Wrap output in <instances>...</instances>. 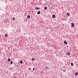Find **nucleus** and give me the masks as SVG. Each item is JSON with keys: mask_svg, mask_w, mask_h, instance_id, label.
Wrapping results in <instances>:
<instances>
[{"mask_svg": "<svg viewBox=\"0 0 78 78\" xmlns=\"http://www.w3.org/2000/svg\"><path fill=\"white\" fill-rule=\"evenodd\" d=\"M8 61H11V59L10 58H8Z\"/></svg>", "mask_w": 78, "mask_h": 78, "instance_id": "obj_15", "label": "nucleus"}, {"mask_svg": "<svg viewBox=\"0 0 78 78\" xmlns=\"http://www.w3.org/2000/svg\"><path fill=\"white\" fill-rule=\"evenodd\" d=\"M28 69H29V70H31V68H29Z\"/></svg>", "mask_w": 78, "mask_h": 78, "instance_id": "obj_21", "label": "nucleus"}, {"mask_svg": "<svg viewBox=\"0 0 78 78\" xmlns=\"http://www.w3.org/2000/svg\"><path fill=\"white\" fill-rule=\"evenodd\" d=\"M70 53H68V56H69V55H70Z\"/></svg>", "mask_w": 78, "mask_h": 78, "instance_id": "obj_20", "label": "nucleus"}, {"mask_svg": "<svg viewBox=\"0 0 78 78\" xmlns=\"http://www.w3.org/2000/svg\"><path fill=\"white\" fill-rule=\"evenodd\" d=\"M35 59L34 58H32V61H34Z\"/></svg>", "mask_w": 78, "mask_h": 78, "instance_id": "obj_9", "label": "nucleus"}, {"mask_svg": "<svg viewBox=\"0 0 78 78\" xmlns=\"http://www.w3.org/2000/svg\"><path fill=\"white\" fill-rule=\"evenodd\" d=\"M63 72H65V70H63Z\"/></svg>", "mask_w": 78, "mask_h": 78, "instance_id": "obj_25", "label": "nucleus"}, {"mask_svg": "<svg viewBox=\"0 0 78 78\" xmlns=\"http://www.w3.org/2000/svg\"><path fill=\"white\" fill-rule=\"evenodd\" d=\"M52 18L53 19H55L56 18V16L55 15H53L52 16Z\"/></svg>", "mask_w": 78, "mask_h": 78, "instance_id": "obj_1", "label": "nucleus"}, {"mask_svg": "<svg viewBox=\"0 0 78 78\" xmlns=\"http://www.w3.org/2000/svg\"><path fill=\"white\" fill-rule=\"evenodd\" d=\"M8 73V71H7L6 72V73Z\"/></svg>", "mask_w": 78, "mask_h": 78, "instance_id": "obj_27", "label": "nucleus"}, {"mask_svg": "<svg viewBox=\"0 0 78 78\" xmlns=\"http://www.w3.org/2000/svg\"><path fill=\"white\" fill-rule=\"evenodd\" d=\"M12 20H15V18H13Z\"/></svg>", "mask_w": 78, "mask_h": 78, "instance_id": "obj_19", "label": "nucleus"}, {"mask_svg": "<svg viewBox=\"0 0 78 78\" xmlns=\"http://www.w3.org/2000/svg\"><path fill=\"white\" fill-rule=\"evenodd\" d=\"M20 62L21 64H22L23 63V61H20Z\"/></svg>", "mask_w": 78, "mask_h": 78, "instance_id": "obj_10", "label": "nucleus"}, {"mask_svg": "<svg viewBox=\"0 0 78 78\" xmlns=\"http://www.w3.org/2000/svg\"><path fill=\"white\" fill-rule=\"evenodd\" d=\"M44 9L46 10V9H47V7H44Z\"/></svg>", "mask_w": 78, "mask_h": 78, "instance_id": "obj_17", "label": "nucleus"}, {"mask_svg": "<svg viewBox=\"0 0 78 78\" xmlns=\"http://www.w3.org/2000/svg\"><path fill=\"white\" fill-rule=\"evenodd\" d=\"M6 8H5V9H8V5H6L5 6Z\"/></svg>", "mask_w": 78, "mask_h": 78, "instance_id": "obj_7", "label": "nucleus"}, {"mask_svg": "<svg viewBox=\"0 0 78 78\" xmlns=\"http://www.w3.org/2000/svg\"><path fill=\"white\" fill-rule=\"evenodd\" d=\"M10 69L11 70L12 69V68H11Z\"/></svg>", "mask_w": 78, "mask_h": 78, "instance_id": "obj_26", "label": "nucleus"}, {"mask_svg": "<svg viewBox=\"0 0 78 78\" xmlns=\"http://www.w3.org/2000/svg\"><path fill=\"white\" fill-rule=\"evenodd\" d=\"M27 17L28 19H30V15H27Z\"/></svg>", "mask_w": 78, "mask_h": 78, "instance_id": "obj_6", "label": "nucleus"}, {"mask_svg": "<svg viewBox=\"0 0 78 78\" xmlns=\"http://www.w3.org/2000/svg\"><path fill=\"white\" fill-rule=\"evenodd\" d=\"M41 14V12L40 11H38L37 12V14Z\"/></svg>", "mask_w": 78, "mask_h": 78, "instance_id": "obj_5", "label": "nucleus"}, {"mask_svg": "<svg viewBox=\"0 0 78 78\" xmlns=\"http://www.w3.org/2000/svg\"><path fill=\"white\" fill-rule=\"evenodd\" d=\"M40 9V8H38L37 7H36L35 9H36V10H37V9Z\"/></svg>", "mask_w": 78, "mask_h": 78, "instance_id": "obj_4", "label": "nucleus"}, {"mask_svg": "<svg viewBox=\"0 0 78 78\" xmlns=\"http://www.w3.org/2000/svg\"><path fill=\"white\" fill-rule=\"evenodd\" d=\"M45 69H48V67H46Z\"/></svg>", "mask_w": 78, "mask_h": 78, "instance_id": "obj_24", "label": "nucleus"}, {"mask_svg": "<svg viewBox=\"0 0 78 78\" xmlns=\"http://www.w3.org/2000/svg\"><path fill=\"white\" fill-rule=\"evenodd\" d=\"M48 7H50V5L48 6Z\"/></svg>", "mask_w": 78, "mask_h": 78, "instance_id": "obj_29", "label": "nucleus"}, {"mask_svg": "<svg viewBox=\"0 0 78 78\" xmlns=\"http://www.w3.org/2000/svg\"><path fill=\"white\" fill-rule=\"evenodd\" d=\"M78 75V73H75V75H76V76H77V75Z\"/></svg>", "mask_w": 78, "mask_h": 78, "instance_id": "obj_8", "label": "nucleus"}, {"mask_svg": "<svg viewBox=\"0 0 78 78\" xmlns=\"http://www.w3.org/2000/svg\"><path fill=\"white\" fill-rule=\"evenodd\" d=\"M66 18L63 19H62V20H63L64 21L65 20H66Z\"/></svg>", "mask_w": 78, "mask_h": 78, "instance_id": "obj_14", "label": "nucleus"}, {"mask_svg": "<svg viewBox=\"0 0 78 78\" xmlns=\"http://www.w3.org/2000/svg\"><path fill=\"white\" fill-rule=\"evenodd\" d=\"M44 73V72H43V71H42V72H41V73Z\"/></svg>", "mask_w": 78, "mask_h": 78, "instance_id": "obj_23", "label": "nucleus"}, {"mask_svg": "<svg viewBox=\"0 0 78 78\" xmlns=\"http://www.w3.org/2000/svg\"><path fill=\"white\" fill-rule=\"evenodd\" d=\"M71 65L72 66H73V63L72 62L71 63Z\"/></svg>", "mask_w": 78, "mask_h": 78, "instance_id": "obj_13", "label": "nucleus"}, {"mask_svg": "<svg viewBox=\"0 0 78 78\" xmlns=\"http://www.w3.org/2000/svg\"><path fill=\"white\" fill-rule=\"evenodd\" d=\"M13 63V62L12 61H11L10 62V64H12Z\"/></svg>", "mask_w": 78, "mask_h": 78, "instance_id": "obj_16", "label": "nucleus"}, {"mask_svg": "<svg viewBox=\"0 0 78 78\" xmlns=\"http://www.w3.org/2000/svg\"><path fill=\"white\" fill-rule=\"evenodd\" d=\"M53 9L52 8V7H51V10H50V11H51V9Z\"/></svg>", "mask_w": 78, "mask_h": 78, "instance_id": "obj_22", "label": "nucleus"}, {"mask_svg": "<svg viewBox=\"0 0 78 78\" xmlns=\"http://www.w3.org/2000/svg\"><path fill=\"white\" fill-rule=\"evenodd\" d=\"M74 23H72V24H71V27H74Z\"/></svg>", "mask_w": 78, "mask_h": 78, "instance_id": "obj_3", "label": "nucleus"}, {"mask_svg": "<svg viewBox=\"0 0 78 78\" xmlns=\"http://www.w3.org/2000/svg\"><path fill=\"white\" fill-rule=\"evenodd\" d=\"M17 67H19V66L18 65L17 66Z\"/></svg>", "mask_w": 78, "mask_h": 78, "instance_id": "obj_28", "label": "nucleus"}, {"mask_svg": "<svg viewBox=\"0 0 78 78\" xmlns=\"http://www.w3.org/2000/svg\"><path fill=\"white\" fill-rule=\"evenodd\" d=\"M67 15L68 16H70V13H68L67 14Z\"/></svg>", "mask_w": 78, "mask_h": 78, "instance_id": "obj_11", "label": "nucleus"}, {"mask_svg": "<svg viewBox=\"0 0 78 78\" xmlns=\"http://www.w3.org/2000/svg\"><path fill=\"white\" fill-rule=\"evenodd\" d=\"M35 69V68H33V71H34V70Z\"/></svg>", "mask_w": 78, "mask_h": 78, "instance_id": "obj_18", "label": "nucleus"}, {"mask_svg": "<svg viewBox=\"0 0 78 78\" xmlns=\"http://www.w3.org/2000/svg\"><path fill=\"white\" fill-rule=\"evenodd\" d=\"M64 43L65 45H67V41H65Z\"/></svg>", "mask_w": 78, "mask_h": 78, "instance_id": "obj_2", "label": "nucleus"}, {"mask_svg": "<svg viewBox=\"0 0 78 78\" xmlns=\"http://www.w3.org/2000/svg\"><path fill=\"white\" fill-rule=\"evenodd\" d=\"M5 37H8V34H5Z\"/></svg>", "mask_w": 78, "mask_h": 78, "instance_id": "obj_12", "label": "nucleus"}, {"mask_svg": "<svg viewBox=\"0 0 78 78\" xmlns=\"http://www.w3.org/2000/svg\"><path fill=\"white\" fill-rule=\"evenodd\" d=\"M67 47H68V46H67Z\"/></svg>", "mask_w": 78, "mask_h": 78, "instance_id": "obj_31", "label": "nucleus"}, {"mask_svg": "<svg viewBox=\"0 0 78 78\" xmlns=\"http://www.w3.org/2000/svg\"><path fill=\"white\" fill-rule=\"evenodd\" d=\"M14 78H16V77H14Z\"/></svg>", "mask_w": 78, "mask_h": 78, "instance_id": "obj_30", "label": "nucleus"}]
</instances>
